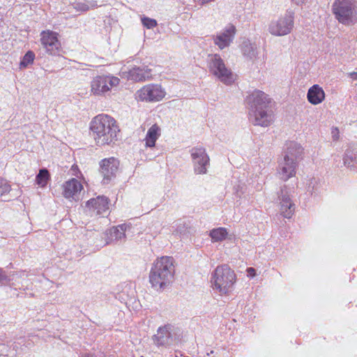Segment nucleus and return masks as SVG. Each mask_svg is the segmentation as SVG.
Listing matches in <instances>:
<instances>
[{"instance_id": "nucleus-26", "label": "nucleus", "mask_w": 357, "mask_h": 357, "mask_svg": "<svg viewBox=\"0 0 357 357\" xmlns=\"http://www.w3.org/2000/svg\"><path fill=\"white\" fill-rule=\"evenodd\" d=\"M228 234L227 229L224 227L213 229L210 231V236L214 242L225 240Z\"/></svg>"}, {"instance_id": "nucleus-2", "label": "nucleus", "mask_w": 357, "mask_h": 357, "mask_svg": "<svg viewBox=\"0 0 357 357\" xmlns=\"http://www.w3.org/2000/svg\"><path fill=\"white\" fill-rule=\"evenodd\" d=\"M247 101L255 125L267 127L273 123L274 116L270 109L271 100L268 95L261 91H255L248 96Z\"/></svg>"}, {"instance_id": "nucleus-3", "label": "nucleus", "mask_w": 357, "mask_h": 357, "mask_svg": "<svg viewBox=\"0 0 357 357\" xmlns=\"http://www.w3.org/2000/svg\"><path fill=\"white\" fill-rule=\"evenodd\" d=\"M174 273V259L162 257L154 261L149 274V282L156 290L164 289L173 282Z\"/></svg>"}, {"instance_id": "nucleus-28", "label": "nucleus", "mask_w": 357, "mask_h": 357, "mask_svg": "<svg viewBox=\"0 0 357 357\" xmlns=\"http://www.w3.org/2000/svg\"><path fill=\"white\" fill-rule=\"evenodd\" d=\"M96 6V3L95 2H78L73 4V8L77 12H85L87 11L90 8H93Z\"/></svg>"}, {"instance_id": "nucleus-19", "label": "nucleus", "mask_w": 357, "mask_h": 357, "mask_svg": "<svg viewBox=\"0 0 357 357\" xmlns=\"http://www.w3.org/2000/svg\"><path fill=\"white\" fill-rule=\"evenodd\" d=\"M128 227V226L123 224L106 231L105 233V242L104 245L125 241L126 238L125 232Z\"/></svg>"}, {"instance_id": "nucleus-7", "label": "nucleus", "mask_w": 357, "mask_h": 357, "mask_svg": "<svg viewBox=\"0 0 357 357\" xmlns=\"http://www.w3.org/2000/svg\"><path fill=\"white\" fill-rule=\"evenodd\" d=\"M354 8V2L352 0H335L332 6V11L340 23L349 25L353 22Z\"/></svg>"}, {"instance_id": "nucleus-33", "label": "nucleus", "mask_w": 357, "mask_h": 357, "mask_svg": "<svg viewBox=\"0 0 357 357\" xmlns=\"http://www.w3.org/2000/svg\"><path fill=\"white\" fill-rule=\"evenodd\" d=\"M333 139L337 141L340 138V132L338 128H333L331 131Z\"/></svg>"}, {"instance_id": "nucleus-30", "label": "nucleus", "mask_w": 357, "mask_h": 357, "mask_svg": "<svg viewBox=\"0 0 357 357\" xmlns=\"http://www.w3.org/2000/svg\"><path fill=\"white\" fill-rule=\"evenodd\" d=\"M10 190V185L8 181L2 178H0V197L7 194Z\"/></svg>"}, {"instance_id": "nucleus-29", "label": "nucleus", "mask_w": 357, "mask_h": 357, "mask_svg": "<svg viewBox=\"0 0 357 357\" xmlns=\"http://www.w3.org/2000/svg\"><path fill=\"white\" fill-rule=\"evenodd\" d=\"M35 58V54L33 52L29 51L23 57L20 63L21 68H26L29 64L32 63Z\"/></svg>"}, {"instance_id": "nucleus-16", "label": "nucleus", "mask_w": 357, "mask_h": 357, "mask_svg": "<svg viewBox=\"0 0 357 357\" xmlns=\"http://www.w3.org/2000/svg\"><path fill=\"white\" fill-rule=\"evenodd\" d=\"M298 163L290 160H287L285 158H282L278 161V167L277 169V174L279 178L286 181L290 178L294 176L296 173V168Z\"/></svg>"}, {"instance_id": "nucleus-13", "label": "nucleus", "mask_w": 357, "mask_h": 357, "mask_svg": "<svg viewBox=\"0 0 357 357\" xmlns=\"http://www.w3.org/2000/svg\"><path fill=\"white\" fill-rule=\"evenodd\" d=\"M236 32V27L233 24L227 25L222 31L213 36L212 38L214 44L220 50L229 47L234 40Z\"/></svg>"}, {"instance_id": "nucleus-27", "label": "nucleus", "mask_w": 357, "mask_h": 357, "mask_svg": "<svg viewBox=\"0 0 357 357\" xmlns=\"http://www.w3.org/2000/svg\"><path fill=\"white\" fill-rule=\"evenodd\" d=\"M344 164L348 168L354 169L357 167V160L356 155L351 151H347L343 158Z\"/></svg>"}, {"instance_id": "nucleus-35", "label": "nucleus", "mask_w": 357, "mask_h": 357, "mask_svg": "<svg viewBox=\"0 0 357 357\" xmlns=\"http://www.w3.org/2000/svg\"><path fill=\"white\" fill-rule=\"evenodd\" d=\"M248 276L253 278L256 275V271L254 268L250 267L247 268Z\"/></svg>"}, {"instance_id": "nucleus-1", "label": "nucleus", "mask_w": 357, "mask_h": 357, "mask_svg": "<svg viewBox=\"0 0 357 357\" xmlns=\"http://www.w3.org/2000/svg\"><path fill=\"white\" fill-rule=\"evenodd\" d=\"M91 135L98 146L114 144L120 132L116 120L107 114H98L90 123Z\"/></svg>"}, {"instance_id": "nucleus-37", "label": "nucleus", "mask_w": 357, "mask_h": 357, "mask_svg": "<svg viewBox=\"0 0 357 357\" xmlns=\"http://www.w3.org/2000/svg\"><path fill=\"white\" fill-rule=\"evenodd\" d=\"M293 3L298 6H301L303 4L306 3L309 1V0H291Z\"/></svg>"}, {"instance_id": "nucleus-36", "label": "nucleus", "mask_w": 357, "mask_h": 357, "mask_svg": "<svg viewBox=\"0 0 357 357\" xmlns=\"http://www.w3.org/2000/svg\"><path fill=\"white\" fill-rule=\"evenodd\" d=\"M70 172L72 175L76 176H78V174L80 173L77 165H73Z\"/></svg>"}, {"instance_id": "nucleus-22", "label": "nucleus", "mask_w": 357, "mask_h": 357, "mask_svg": "<svg viewBox=\"0 0 357 357\" xmlns=\"http://www.w3.org/2000/svg\"><path fill=\"white\" fill-rule=\"evenodd\" d=\"M307 98L312 105L320 104L325 99V92L318 84H314L308 89Z\"/></svg>"}, {"instance_id": "nucleus-12", "label": "nucleus", "mask_w": 357, "mask_h": 357, "mask_svg": "<svg viewBox=\"0 0 357 357\" xmlns=\"http://www.w3.org/2000/svg\"><path fill=\"white\" fill-rule=\"evenodd\" d=\"M191 157L194 165L195 172L197 174H204L207 172V166L209 165V157L202 147H194L190 151Z\"/></svg>"}, {"instance_id": "nucleus-31", "label": "nucleus", "mask_w": 357, "mask_h": 357, "mask_svg": "<svg viewBox=\"0 0 357 357\" xmlns=\"http://www.w3.org/2000/svg\"><path fill=\"white\" fill-rule=\"evenodd\" d=\"M308 191L312 194L318 190V185H319V180L315 178H312L309 181L308 183Z\"/></svg>"}, {"instance_id": "nucleus-18", "label": "nucleus", "mask_w": 357, "mask_h": 357, "mask_svg": "<svg viewBox=\"0 0 357 357\" xmlns=\"http://www.w3.org/2000/svg\"><path fill=\"white\" fill-rule=\"evenodd\" d=\"M63 195L66 199H76L83 190L82 183L75 178L66 181L62 186Z\"/></svg>"}, {"instance_id": "nucleus-17", "label": "nucleus", "mask_w": 357, "mask_h": 357, "mask_svg": "<svg viewBox=\"0 0 357 357\" xmlns=\"http://www.w3.org/2000/svg\"><path fill=\"white\" fill-rule=\"evenodd\" d=\"M118 167L119 161L114 158H105L100 162V172L104 183H108L115 176Z\"/></svg>"}, {"instance_id": "nucleus-8", "label": "nucleus", "mask_w": 357, "mask_h": 357, "mask_svg": "<svg viewBox=\"0 0 357 357\" xmlns=\"http://www.w3.org/2000/svg\"><path fill=\"white\" fill-rule=\"evenodd\" d=\"M294 13L287 10L284 15L272 20L268 25V31L275 36H283L291 33L294 24Z\"/></svg>"}, {"instance_id": "nucleus-23", "label": "nucleus", "mask_w": 357, "mask_h": 357, "mask_svg": "<svg viewBox=\"0 0 357 357\" xmlns=\"http://www.w3.org/2000/svg\"><path fill=\"white\" fill-rule=\"evenodd\" d=\"M241 50L243 55L250 60H254L257 57V46L250 40L245 39L242 42L241 45Z\"/></svg>"}, {"instance_id": "nucleus-15", "label": "nucleus", "mask_w": 357, "mask_h": 357, "mask_svg": "<svg viewBox=\"0 0 357 357\" xmlns=\"http://www.w3.org/2000/svg\"><path fill=\"white\" fill-rule=\"evenodd\" d=\"M123 75L133 82H144L151 78V69L148 66H135L128 71H123Z\"/></svg>"}, {"instance_id": "nucleus-32", "label": "nucleus", "mask_w": 357, "mask_h": 357, "mask_svg": "<svg viewBox=\"0 0 357 357\" xmlns=\"http://www.w3.org/2000/svg\"><path fill=\"white\" fill-rule=\"evenodd\" d=\"M142 22L143 25L146 26L147 29L154 28L157 25L156 20L146 17L142 18Z\"/></svg>"}, {"instance_id": "nucleus-14", "label": "nucleus", "mask_w": 357, "mask_h": 357, "mask_svg": "<svg viewBox=\"0 0 357 357\" xmlns=\"http://www.w3.org/2000/svg\"><path fill=\"white\" fill-rule=\"evenodd\" d=\"M40 36L41 44L46 52L50 54H56L61 47L57 34L48 30L42 31Z\"/></svg>"}, {"instance_id": "nucleus-6", "label": "nucleus", "mask_w": 357, "mask_h": 357, "mask_svg": "<svg viewBox=\"0 0 357 357\" xmlns=\"http://www.w3.org/2000/svg\"><path fill=\"white\" fill-rule=\"evenodd\" d=\"M165 96V89L158 84H146L138 89L135 94L137 101L149 103L160 102Z\"/></svg>"}, {"instance_id": "nucleus-21", "label": "nucleus", "mask_w": 357, "mask_h": 357, "mask_svg": "<svg viewBox=\"0 0 357 357\" xmlns=\"http://www.w3.org/2000/svg\"><path fill=\"white\" fill-rule=\"evenodd\" d=\"M108 199L103 196H99L94 199H91L86 202V206L90 209L96 211L98 215L104 213L109 209Z\"/></svg>"}, {"instance_id": "nucleus-25", "label": "nucleus", "mask_w": 357, "mask_h": 357, "mask_svg": "<svg viewBox=\"0 0 357 357\" xmlns=\"http://www.w3.org/2000/svg\"><path fill=\"white\" fill-rule=\"evenodd\" d=\"M51 178L49 171L45 169H41L39 170L38 174L36 176V183L39 187L44 188L47 186L48 182Z\"/></svg>"}, {"instance_id": "nucleus-11", "label": "nucleus", "mask_w": 357, "mask_h": 357, "mask_svg": "<svg viewBox=\"0 0 357 357\" xmlns=\"http://www.w3.org/2000/svg\"><path fill=\"white\" fill-rule=\"evenodd\" d=\"M292 189L284 185L278 194L280 211L281 215L286 218H290L295 211V204L292 202Z\"/></svg>"}, {"instance_id": "nucleus-9", "label": "nucleus", "mask_w": 357, "mask_h": 357, "mask_svg": "<svg viewBox=\"0 0 357 357\" xmlns=\"http://www.w3.org/2000/svg\"><path fill=\"white\" fill-rule=\"evenodd\" d=\"M179 330L174 326L167 324L160 327L153 335V340L158 347H167L176 344L179 338Z\"/></svg>"}, {"instance_id": "nucleus-4", "label": "nucleus", "mask_w": 357, "mask_h": 357, "mask_svg": "<svg viewBox=\"0 0 357 357\" xmlns=\"http://www.w3.org/2000/svg\"><path fill=\"white\" fill-rule=\"evenodd\" d=\"M236 280V274L228 265L218 266L212 273L211 287L220 295H227L232 291Z\"/></svg>"}, {"instance_id": "nucleus-5", "label": "nucleus", "mask_w": 357, "mask_h": 357, "mask_svg": "<svg viewBox=\"0 0 357 357\" xmlns=\"http://www.w3.org/2000/svg\"><path fill=\"white\" fill-rule=\"evenodd\" d=\"M207 66L210 73L218 78L221 82L229 85L235 80V75L231 69L227 68L220 54H209Z\"/></svg>"}, {"instance_id": "nucleus-20", "label": "nucleus", "mask_w": 357, "mask_h": 357, "mask_svg": "<svg viewBox=\"0 0 357 357\" xmlns=\"http://www.w3.org/2000/svg\"><path fill=\"white\" fill-rule=\"evenodd\" d=\"M286 146L282 158L298 163L303 152L301 145L295 142H289Z\"/></svg>"}, {"instance_id": "nucleus-24", "label": "nucleus", "mask_w": 357, "mask_h": 357, "mask_svg": "<svg viewBox=\"0 0 357 357\" xmlns=\"http://www.w3.org/2000/svg\"><path fill=\"white\" fill-rule=\"evenodd\" d=\"M161 135L160 128L157 124H153L147 131L145 137V146L146 147H154L156 140Z\"/></svg>"}, {"instance_id": "nucleus-10", "label": "nucleus", "mask_w": 357, "mask_h": 357, "mask_svg": "<svg viewBox=\"0 0 357 357\" xmlns=\"http://www.w3.org/2000/svg\"><path fill=\"white\" fill-rule=\"evenodd\" d=\"M119 79L114 76L98 75L91 82V92L95 96H102L119 84Z\"/></svg>"}, {"instance_id": "nucleus-34", "label": "nucleus", "mask_w": 357, "mask_h": 357, "mask_svg": "<svg viewBox=\"0 0 357 357\" xmlns=\"http://www.w3.org/2000/svg\"><path fill=\"white\" fill-rule=\"evenodd\" d=\"M8 280V276L6 275L5 272L0 268V282H3Z\"/></svg>"}]
</instances>
